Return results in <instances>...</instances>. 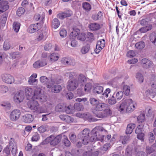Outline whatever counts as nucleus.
Wrapping results in <instances>:
<instances>
[{"mask_svg": "<svg viewBox=\"0 0 156 156\" xmlns=\"http://www.w3.org/2000/svg\"><path fill=\"white\" fill-rule=\"evenodd\" d=\"M64 140H63V143L65 145L66 147H69L70 144V142L69 140L68 139L67 136H64Z\"/></svg>", "mask_w": 156, "mask_h": 156, "instance_id": "680f3d73", "label": "nucleus"}, {"mask_svg": "<svg viewBox=\"0 0 156 156\" xmlns=\"http://www.w3.org/2000/svg\"><path fill=\"white\" fill-rule=\"evenodd\" d=\"M135 46L138 49H140L145 47V44L144 42L141 41L136 43Z\"/></svg>", "mask_w": 156, "mask_h": 156, "instance_id": "e433bc0d", "label": "nucleus"}, {"mask_svg": "<svg viewBox=\"0 0 156 156\" xmlns=\"http://www.w3.org/2000/svg\"><path fill=\"white\" fill-rule=\"evenodd\" d=\"M31 101H28L27 105L28 107L31 110L35 111L36 109L39 107V105L37 101L34 100L35 99H32Z\"/></svg>", "mask_w": 156, "mask_h": 156, "instance_id": "dca6fc26", "label": "nucleus"}, {"mask_svg": "<svg viewBox=\"0 0 156 156\" xmlns=\"http://www.w3.org/2000/svg\"><path fill=\"white\" fill-rule=\"evenodd\" d=\"M78 86L77 80L76 79L69 80L68 82L67 88L70 91L75 90Z\"/></svg>", "mask_w": 156, "mask_h": 156, "instance_id": "9b49d317", "label": "nucleus"}, {"mask_svg": "<svg viewBox=\"0 0 156 156\" xmlns=\"http://www.w3.org/2000/svg\"><path fill=\"white\" fill-rule=\"evenodd\" d=\"M1 105L4 107V108L7 110H9L11 107V105L9 103H4L1 104Z\"/></svg>", "mask_w": 156, "mask_h": 156, "instance_id": "052dcab7", "label": "nucleus"}, {"mask_svg": "<svg viewBox=\"0 0 156 156\" xmlns=\"http://www.w3.org/2000/svg\"><path fill=\"white\" fill-rule=\"evenodd\" d=\"M87 79L86 77L83 74H80L79 76L78 83V85L80 84V85H83L86 82Z\"/></svg>", "mask_w": 156, "mask_h": 156, "instance_id": "5701e85b", "label": "nucleus"}, {"mask_svg": "<svg viewBox=\"0 0 156 156\" xmlns=\"http://www.w3.org/2000/svg\"><path fill=\"white\" fill-rule=\"evenodd\" d=\"M69 137L71 141L73 143H75L76 141V135L73 133H71L69 134Z\"/></svg>", "mask_w": 156, "mask_h": 156, "instance_id": "49530a36", "label": "nucleus"}, {"mask_svg": "<svg viewBox=\"0 0 156 156\" xmlns=\"http://www.w3.org/2000/svg\"><path fill=\"white\" fill-rule=\"evenodd\" d=\"M10 43L8 41H5L3 45L4 49L5 50H7L9 49L10 48Z\"/></svg>", "mask_w": 156, "mask_h": 156, "instance_id": "6e6d98bb", "label": "nucleus"}, {"mask_svg": "<svg viewBox=\"0 0 156 156\" xmlns=\"http://www.w3.org/2000/svg\"><path fill=\"white\" fill-rule=\"evenodd\" d=\"M71 14V12L69 11L67 12L59 13L57 14V16L59 19L63 20L66 17L70 16Z\"/></svg>", "mask_w": 156, "mask_h": 156, "instance_id": "aec40b11", "label": "nucleus"}, {"mask_svg": "<svg viewBox=\"0 0 156 156\" xmlns=\"http://www.w3.org/2000/svg\"><path fill=\"white\" fill-rule=\"evenodd\" d=\"M20 114L21 112L19 110H13L10 112L9 115L10 119L12 121H16L19 118Z\"/></svg>", "mask_w": 156, "mask_h": 156, "instance_id": "6e6552de", "label": "nucleus"}, {"mask_svg": "<svg viewBox=\"0 0 156 156\" xmlns=\"http://www.w3.org/2000/svg\"><path fill=\"white\" fill-rule=\"evenodd\" d=\"M90 48V45L89 44H87L81 48L80 53L82 54H85L89 52Z\"/></svg>", "mask_w": 156, "mask_h": 156, "instance_id": "4be33fe9", "label": "nucleus"}, {"mask_svg": "<svg viewBox=\"0 0 156 156\" xmlns=\"http://www.w3.org/2000/svg\"><path fill=\"white\" fill-rule=\"evenodd\" d=\"M149 142L150 143L153 142L155 140V137L152 133L150 132L148 134Z\"/></svg>", "mask_w": 156, "mask_h": 156, "instance_id": "0e129e2a", "label": "nucleus"}, {"mask_svg": "<svg viewBox=\"0 0 156 156\" xmlns=\"http://www.w3.org/2000/svg\"><path fill=\"white\" fill-rule=\"evenodd\" d=\"M8 1H4L1 2L0 3V6L2 7L3 8L7 10L9 8V6L8 5Z\"/></svg>", "mask_w": 156, "mask_h": 156, "instance_id": "a18cd8bd", "label": "nucleus"}, {"mask_svg": "<svg viewBox=\"0 0 156 156\" xmlns=\"http://www.w3.org/2000/svg\"><path fill=\"white\" fill-rule=\"evenodd\" d=\"M105 42L104 39H101L97 42L96 46V48L95 51L96 53L98 54L101 51L104 47Z\"/></svg>", "mask_w": 156, "mask_h": 156, "instance_id": "2eb2a0df", "label": "nucleus"}, {"mask_svg": "<svg viewBox=\"0 0 156 156\" xmlns=\"http://www.w3.org/2000/svg\"><path fill=\"white\" fill-rule=\"evenodd\" d=\"M145 114H141L137 117V121L139 123H142L145 121Z\"/></svg>", "mask_w": 156, "mask_h": 156, "instance_id": "4c0bfd02", "label": "nucleus"}, {"mask_svg": "<svg viewBox=\"0 0 156 156\" xmlns=\"http://www.w3.org/2000/svg\"><path fill=\"white\" fill-rule=\"evenodd\" d=\"M89 132L88 129H85L79 134V138L81 140L83 144L84 145L87 144L89 141L93 142L97 140L98 130L96 128L94 129L91 131L90 137L89 135Z\"/></svg>", "mask_w": 156, "mask_h": 156, "instance_id": "f257e3e1", "label": "nucleus"}, {"mask_svg": "<svg viewBox=\"0 0 156 156\" xmlns=\"http://www.w3.org/2000/svg\"><path fill=\"white\" fill-rule=\"evenodd\" d=\"M72 107L70 105L66 107L63 104H60L57 105L55 107V111L57 112H65L67 114H70L71 112Z\"/></svg>", "mask_w": 156, "mask_h": 156, "instance_id": "f03ea898", "label": "nucleus"}, {"mask_svg": "<svg viewBox=\"0 0 156 156\" xmlns=\"http://www.w3.org/2000/svg\"><path fill=\"white\" fill-rule=\"evenodd\" d=\"M33 120L34 116L31 114H26L23 116V121L25 123H30L33 121Z\"/></svg>", "mask_w": 156, "mask_h": 156, "instance_id": "6ab92c4d", "label": "nucleus"}, {"mask_svg": "<svg viewBox=\"0 0 156 156\" xmlns=\"http://www.w3.org/2000/svg\"><path fill=\"white\" fill-rule=\"evenodd\" d=\"M89 101L93 106H96L100 102L99 101L94 98H90Z\"/></svg>", "mask_w": 156, "mask_h": 156, "instance_id": "37998d69", "label": "nucleus"}, {"mask_svg": "<svg viewBox=\"0 0 156 156\" xmlns=\"http://www.w3.org/2000/svg\"><path fill=\"white\" fill-rule=\"evenodd\" d=\"M114 94L112 97L108 99V102L110 105H113L116 102V99L115 98Z\"/></svg>", "mask_w": 156, "mask_h": 156, "instance_id": "58836bf2", "label": "nucleus"}, {"mask_svg": "<svg viewBox=\"0 0 156 156\" xmlns=\"http://www.w3.org/2000/svg\"><path fill=\"white\" fill-rule=\"evenodd\" d=\"M108 105L105 103L99 102L97 105L94 107L92 111L94 115L97 117V115L99 114L100 111L103 110L107 107Z\"/></svg>", "mask_w": 156, "mask_h": 156, "instance_id": "39448f33", "label": "nucleus"}, {"mask_svg": "<svg viewBox=\"0 0 156 156\" xmlns=\"http://www.w3.org/2000/svg\"><path fill=\"white\" fill-rule=\"evenodd\" d=\"M40 80L41 82L42 83L44 84H46L47 86L48 84H49L50 82V81L48 83L49 81L48 79L46 76H44L40 77Z\"/></svg>", "mask_w": 156, "mask_h": 156, "instance_id": "72a5a7b5", "label": "nucleus"}, {"mask_svg": "<svg viewBox=\"0 0 156 156\" xmlns=\"http://www.w3.org/2000/svg\"><path fill=\"white\" fill-rule=\"evenodd\" d=\"M135 127V125L134 123H131L128 125L126 130V133L127 134H131Z\"/></svg>", "mask_w": 156, "mask_h": 156, "instance_id": "393cba45", "label": "nucleus"}, {"mask_svg": "<svg viewBox=\"0 0 156 156\" xmlns=\"http://www.w3.org/2000/svg\"><path fill=\"white\" fill-rule=\"evenodd\" d=\"M141 65L143 67L148 69L152 66L153 62L147 58H143L141 60Z\"/></svg>", "mask_w": 156, "mask_h": 156, "instance_id": "f3484780", "label": "nucleus"}, {"mask_svg": "<svg viewBox=\"0 0 156 156\" xmlns=\"http://www.w3.org/2000/svg\"><path fill=\"white\" fill-rule=\"evenodd\" d=\"M123 92L122 91H119L116 94L115 98L118 101L120 100L123 97Z\"/></svg>", "mask_w": 156, "mask_h": 156, "instance_id": "09e8293b", "label": "nucleus"}, {"mask_svg": "<svg viewBox=\"0 0 156 156\" xmlns=\"http://www.w3.org/2000/svg\"><path fill=\"white\" fill-rule=\"evenodd\" d=\"M12 59L17 58L20 57V53L19 52H15L10 54Z\"/></svg>", "mask_w": 156, "mask_h": 156, "instance_id": "13d9d810", "label": "nucleus"}, {"mask_svg": "<svg viewBox=\"0 0 156 156\" xmlns=\"http://www.w3.org/2000/svg\"><path fill=\"white\" fill-rule=\"evenodd\" d=\"M152 27L151 24H148L145 27H143L139 29V30L142 33H144L151 30L152 28Z\"/></svg>", "mask_w": 156, "mask_h": 156, "instance_id": "c85d7f7f", "label": "nucleus"}, {"mask_svg": "<svg viewBox=\"0 0 156 156\" xmlns=\"http://www.w3.org/2000/svg\"><path fill=\"white\" fill-rule=\"evenodd\" d=\"M37 25L38 23L31 25L28 29V31L30 33L35 32L38 29Z\"/></svg>", "mask_w": 156, "mask_h": 156, "instance_id": "412c9836", "label": "nucleus"}, {"mask_svg": "<svg viewBox=\"0 0 156 156\" xmlns=\"http://www.w3.org/2000/svg\"><path fill=\"white\" fill-rule=\"evenodd\" d=\"M47 64L45 62H43L40 61H37L34 63L33 67L35 68H37L41 67Z\"/></svg>", "mask_w": 156, "mask_h": 156, "instance_id": "a878e982", "label": "nucleus"}, {"mask_svg": "<svg viewBox=\"0 0 156 156\" xmlns=\"http://www.w3.org/2000/svg\"><path fill=\"white\" fill-rule=\"evenodd\" d=\"M24 98V94L23 92L20 90L15 94L14 97V100L16 102L19 103L23 101Z\"/></svg>", "mask_w": 156, "mask_h": 156, "instance_id": "f8f14e48", "label": "nucleus"}, {"mask_svg": "<svg viewBox=\"0 0 156 156\" xmlns=\"http://www.w3.org/2000/svg\"><path fill=\"white\" fill-rule=\"evenodd\" d=\"M130 140L129 136H121L120 137L119 141L123 144H127Z\"/></svg>", "mask_w": 156, "mask_h": 156, "instance_id": "7c9ffc66", "label": "nucleus"}, {"mask_svg": "<svg viewBox=\"0 0 156 156\" xmlns=\"http://www.w3.org/2000/svg\"><path fill=\"white\" fill-rule=\"evenodd\" d=\"M50 60L51 61L54 62L58 60V57L55 53H52L50 56Z\"/></svg>", "mask_w": 156, "mask_h": 156, "instance_id": "5fc2aeb1", "label": "nucleus"}, {"mask_svg": "<svg viewBox=\"0 0 156 156\" xmlns=\"http://www.w3.org/2000/svg\"><path fill=\"white\" fill-rule=\"evenodd\" d=\"M25 11V10L24 8L22 7L20 8L17 11V15L18 16H20L24 13Z\"/></svg>", "mask_w": 156, "mask_h": 156, "instance_id": "603ef678", "label": "nucleus"}, {"mask_svg": "<svg viewBox=\"0 0 156 156\" xmlns=\"http://www.w3.org/2000/svg\"><path fill=\"white\" fill-rule=\"evenodd\" d=\"M10 151H12V149L11 150L9 145H7L4 148L3 151L7 155L10 156Z\"/></svg>", "mask_w": 156, "mask_h": 156, "instance_id": "bf43d9fd", "label": "nucleus"}, {"mask_svg": "<svg viewBox=\"0 0 156 156\" xmlns=\"http://www.w3.org/2000/svg\"><path fill=\"white\" fill-rule=\"evenodd\" d=\"M9 91L8 87L3 85H0V93L4 94L7 92Z\"/></svg>", "mask_w": 156, "mask_h": 156, "instance_id": "79ce46f5", "label": "nucleus"}, {"mask_svg": "<svg viewBox=\"0 0 156 156\" xmlns=\"http://www.w3.org/2000/svg\"><path fill=\"white\" fill-rule=\"evenodd\" d=\"M1 78L4 82L8 84H11L14 81L13 77L10 74H3L1 75Z\"/></svg>", "mask_w": 156, "mask_h": 156, "instance_id": "1a4fd4ad", "label": "nucleus"}, {"mask_svg": "<svg viewBox=\"0 0 156 156\" xmlns=\"http://www.w3.org/2000/svg\"><path fill=\"white\" fill-rule=\"evenodd\" d=\"M123 91L126 96L129 95L130 91V87L127 85L124 86L123 87Z\"/></svg>", "mask_w": 156, "mask_h": 156, "instance_id": "c03bdc74", "label": "nucleus"}, {"mask_svg": "<svg viewBox=\"0 0 156 156\" xmlns=\"http://www.w3.org/2000/svg\"><path fill=\"white\" fill-rule=\"evenodd\" d=\"M81 117L83 118L90 122H95L98 120L97 119L93 117L92 115L89 113H83L81 115Z\"/></svg>", "mask_w": 156, "mask_h": 156, "instance_id": "a211bd4d", "label": "nucleus"}, {"mask_svg": "<svg viewBox=\"0 0 156 156\" xmlns=\"http://www.w3.org/2000/svg\"><path fill=\"white\" fill-rule=\"evenodd\" d=\"M111 92V90L109 88L106 89L105 91L104 92L102 93L103 97L107 98L108 97V94Z\"/></svg>", "mask_w": 156, "mask_h": 156, "instance_id": "69168bd1", "label": "nucleus"}, {"mask_svg": "<svg viewBox=\"0 0 156 156\" xmlns=\"http://www.w3.org/2000/svg\"><path fill=\"white\" fill-rule=\"evenodd\" d=\"M9 144L8 145L12 149V153L13 154H15L17 151V143L15 139L12 138H11L9 141Z\"/></svg>", "mask_w": 156, "mask_h": 156, "instance_id": "9d476101", "label": "nucleus"}, {"mask_svg": "<svg viewBox=\"0 0 156 156\" xmlns=\"http://www.w3.org/2000/svg\"><path fill=\"white\" fill-rule=\"evenodd\" d=\"M37 77V75L36 74H32L29 78V79L28 80V82L30 85H32L35 83L36 81H37V80L35 79Z\"/></svg>", "mask_w": 156, "mask_h": 156, "instance_id": "c756f323", "label": "nucleus"}, {"mask_svg": "<svg viewBox=\"0 0 156 156\" xmlns=\"http://www.w3.org/2000/svg\"><path fill=\"white\" fill-rule=\"evenodd\" d=\"M154 145L153 144L151 146H147L146 147V152L147 154H150L153 153L154 151Z\"/></svg>", "mask_w": 156, "mask_h": 156, "instance_id": "ea45409f", "label": "nucleus"}, {"mask_svg": "<svg viewBox=\"0 0 156 156\" xmlns=\"http://www.w3.org/2000/svg\"><path fill=\"white\" fill-rule=\"evenodd\" d=\"M47 87L51 88V91L54 93H58L62 90L61 86L58 84H55V82L53 79H51L49 84H48Z\"/></svg>", "mask_w": 156, "mask_h": 156, "instance_id": "20e7f679", "label": "nucleus"}, {"mask_svg": "<svg viewBox=\"0 0 156 156\" xmlns=\"http://www.w3.org/2000/svg\"><path fill=\"white\" fill-rule=\"evenodd\" d=\"M132 151L131 149L128 147L125 151V154L126 156H131L132 154Z\"/></svg>", "mask_w": 156, "mask_h": 156, "instance_id": "774afa93", "label": "nucleus"}, {"mask_svg": "<svg viewBox=\"0 0 156 156\" xmlns=\"http://www.w3.org/2000/svg\"><path fill=\"white\" fill-rule=\"evenodd\" d=\"M103 111L100 112L99 114L97 115V117L99 118H104L107 116H110L112 114V111L110 108L108 107V106Z\"/></svg>", "mask_w": 156, "mask_h": 156, "instance_id": "ddd939ff", "label": "nucleus"}, {"mask_svg": "<svg viewBox=\"0 0 156 156\" xmlns=\"http://www.w3.org/2000/svg\"><path fill=\"white\" fill-rule=\"evenodd\" d=\"M77 38L78 40L81 41H84L86 39V37L84 33H80L77 36Z\"/></svg>", "mask_w": 156, "mask_h": 156, "instance_id": "8fccbe9b", "label": "nucleus"}, {"mask_svg": "<svg viewBox=\"0 0 156 156\" xmlns=\"http://www.w3.org/2000/svg\"><path fill=\"white\" fill-rule=\"evenodd\" d=\"M74 107L75 109L78 111H80L83 109L82 105L78 103H75L74 105Z\"/></svg>", "mask_w": 156, "mask_h": 156, "instance_id": "4d7b16f0", "label": "nucleus"}, {"mask_svg": "<svg viewBox=\"0 0 156 156\" xmlns=\"http://www.w3.org/2000/svg\"><path fill=\"white\" fill-rule=\"evenodd\" d=\"M37 89H38V88H36L34 90V89L30 87H27L25 88V92L28 99L30 98L33 99V97Z\"/></svg>", "mask_w": 156, "mask_h": 156, "instance_id": "4468645a", "label": "nucleus"}, {"mask_svg": "<svg viewBox=\"0 0 156 156\" xmlns=\"http://www.w3.org/2000/svg\"><path fill=\"white\" fill-rule=\"evenodd\" d=\"M37 130L41 133L45 132L46 130V126L42 125L40 127L38 128Z\"/></svg>", "mask_w": 156, "mask_h": 156, "instance_id": "3c124183", "label": "nucleus"}, {"mask_svg": "<svg viewBox=\"0 0 156 156\" xmlns=\"http://www.w3.org/2000/svg\"><path fill=\"white\" fill-rule=\"evenodd\" d=\"M150 41L154 45H156V33H153L150 36Z\"/></svg>", "mask_w": 156, "mask_h": 156, "instance_id": "f704fd0d", "label": "nucleus"}, {"mask_svg": "<svg viewBox=\"0 0 156 156\" xmlns=\"http://www.w3.org/2000/svg\"><path fill=\"white\" fill-rule=\"evenodd\" d=\"M33 99H37L39 101L44 102L47 101V98L44 94H41V89L39 88L35 92Z\"/></svg>", "mask_w": 156, "mask_h": 156, "instance_id": "423d86ee", "label": "nucleus"}, {"mask_svg": "<svg viewBox=\"0 0 156 156\" xmlns=\"http://www.w3.org/2000/svg\"><path fill=\"white\" fill-rule=\"evenodd\" d=\"M40 138L39 134L37 133H35L33 135L32 138V140L33 141H38Z\"/></svg>", "mask_w": 156, "mask_h": 156, "instance_id": "338daca9", "label": "nucleus"}, {"mask_svg": "<svg viewBox=\"0 0 156 156\" xmlns=\"http://www.w3.org/2000/svg\"><path fill=\"white\" fill-rule=\"evenodd\" d=\"M136 78L138 80V81L140 83H142L144 81L143 76L140 73L138 72L136 75Z\"/></svg>", "mask_w": 156, "mask_h": 156, "instance_id": "a19ab883", "label": "nucleus"}, {"mask_svg": "<svg viewBox=\"0 0 156 156\" xmlns=\"http://www.w3.org/2000/svg\"><path fill=\"white\" fill-rule=\"evenodd\" d=\"M89 27L91 30L95 31L99 30L100 28V26L98 23H91L89 25Z\"/></svg>", "mask_w": 156, "mask_h": 156, "instance_id": "cd10ccee", "label": "nucleus"}, {"mask_svg": "<svg viewBox=\"0 0 156 156\" xmlns=\"http://www.w3.org/2000/svg\"><path fill=\"white\" fill-rule=\"evenodd\" d=\"M131 101V99H127L124 100L123 102L121 104L120 107L119 108V110L121 112L123 111H126L127 112H131V111L133 110V108H129V107H127V103H129Z\"/></svg>", "mask_w": 156, "mask_h": 156, "instance_id": "0eeeda50", "label": "nucleus"}, {"mask_svg": "<svg viewBox=\"0 0 156 156\" xmlns=\"http://www.w3.org/2000/svg\"><path fill=\"white\" fill-rule=\"evenodd\" d=\"M82 6L83 9L87 12L90 11L91 9L90 5L88 2L83 3L82 4Z\"/></svg>", "mask_w": 156, "mask_h": 156, "instance_id": "473e14b6", "label": "nucleus"}, {"mask_svg": "<svg viewBox=\"0 0 156 156\" xmlns=\"http://www.w3.org/2000/svg\"><path fill=\"white\" fill-rule=\"evenodd\" d=\"M92 87V84L90 83H87L84 87V91L86 92H87L90 91Z\"/></svg>", "mask_w": 156, "mask_h": 156, "instance_id": "de8ad7c7", "label": "nucleus"}, {"mask_svg": "<svg viewBox=\"0 0 156 156\" xmlns=\"http://www.w3.org/2000/svg\"><path fill=\"white\" fill-rule=\"evenodd\" d=\"M8 15V13L6 12H5L1 16V19L3 23H5L6 22Z\"/></svg>", "mask_w": 156, "mask_h": 156, "instance_id": "e2e57ef3", "label": "nucleus"}, {"mask_svg": "<svg viewBox=\"0 0 156 156\" xmlns=\"http://www.w3.org/2000/svg\"><path fill=\"white\" fill-rule=\"evenodd\" d=\"M60 25V22L56 18H55L52 21V26L55 29L58 28Z\"/></svg>", "mask_w": 156, "mask_h": 156, "instance_id": "2f4dec72", "label": "nucleus"}, {"mask_svg": "<svg viewBox=\"0 0 156 156\" xmlns=\"http://www.w3.org/2000/svg\"><path fill=\"white\" fill-rule=\"evenodd\" d=\"M103 87L101 86H95L93 89V92L95 94H100L103 93Z\"/></svg>", "mask_w": 156, "mask_h": 156, "instance_id": "bb28decb", "label": "nucleus"}, {"mask_svg": "<svg viewBox=\"0 0 156 156\" xmlns=\"http://www.w3.org/2000/svg\"><path fill=\"white\" fill-rule=\"evenodd\" d=\"M79 32L80 30L79 29H73V31L71 32L69 35L70 38L72 39H75L76 36H78L80 34Z\"/></svg>", "mask_w": 156, "mask_h": 156, "instance_id": "b1692460", "label": "nucleus"}, {"mask_svg": "<svg viewBox=\"0 0 156 156\" xmlns=\"http://www.w3.org/2000/svg\"><path fill=\"white\" fill-rule=\"evenodd\" d=\"M61 139V136L59 135L56 136L51 135L47 137L45 140L46 142L50 143L51 145L54 146L59 143Z\"/></svg>", "mask_w": 156, "mask_h": 156, "instance_id": "7ed1b4c3", "label": "nucleus"}, {"mask_svg": "<svg viewBox=\"0 0 156 156\" xmlns=\"http://www.w3.org/2000/svg\"><path fill=\"white\" fill-rule=\"evenodd\" d=\"M144 127V125L142 124L138 126L135 130V133L136 134H139L142 133V129Z\"/></svg>", "mask_w": 156, "mask_h": 156, "instance_id": "864d4df0", "label": "nucleus"}, {"mask_svg": "<svg viewBox=\"0 0 156 156\" xmlns=\"http://www.w3.org/2000/svg\"><path fill=\"white\" fill-rule=\"evenodd\" d=\"M20 24L19 23L15 22L13 25V29L16 32H18L20 28Z\"/></svg>", "mask_w": 156, "mask_h": 156, "instance_id": "c9c22d12", "label": "nucleus"}]
</instances>
